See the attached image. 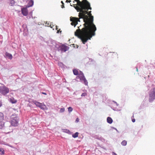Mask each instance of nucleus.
<instances>
[{
	"label": "nucleus",
	"instance_id": "f257e3e1",
	"mask_svg": "<svg viewBox=\"0 0 155 155\" xmlns=\"http://www.w3.org/2000/svg\"><path fill=\"white\" fill-rule=\"evenodd\" d=\"M76 2L78 4V6H75V4H73L74 8L77 10V12H80L79 17L80 18L83 19L84 22L83 25L84 27H90L94 28V31H96L97 28L95 25L93 23L94 17L92 15L91 11L87 12L89 9V7L84 6L79 0H74L73 2Z\"/></svg>",
	"mask_w": 155,
	"mask_h": 155
},
{
	"label": "nucleus",
	"instance_id": "f03ea898",
	"mask_svg": "<svg viewBox=\"0 0 155 155\" xmlns=\"http://www.w3.org/2000/svg\"><path fill=\"white\" fill-rule=\"evenodd\" d=\"M94 28L84 27L81 30L77 29L74 32L75 35L81 39L83 44H85L88 40H90L95 35Z\"/></svg>",
	"mask_w": 155,
	"mask_h": 155
},
{
	"label": "nucleus",
	"instance_id": "7ed1b4c3",
	"mask_svg": "<svg viewBox=\"0 0 155 155\" xmlns=\"http://www.w3.org/2000/svg\"><path fill=\"white\" fill-rule=\"evenodd\" d=\"M73 71L74 75H78L76 77V79H79L81 82L85 85H88V82L86 79L82 71H80V72L79 73L78 69L75 68L73 70Z\"/></svg>",
	"mask_w": 155,
	"mask_h": 155
},
{
	"label": "nucleus",
	"instance_id": "20e7f679",
	"mask_svg": "<svg viewBox=\"0 0 155 155\" xmlns=\"http://www.w3.org/2000/svg\"><path fill=\"white\" fill-rule=\"evenodd\" d=\"M155 99V87L151 90L149 93V101L152 102Z\"/></svg>",
	"mask_w": 155,
	"mask_h": 155
},
{
	"label": "nucleus",
	"instance_id": "39448f33",
	"mask_svg": "<svg viewBox=\"0 0 155 155\" xmlns=\"http://www.w3.org/2000/svg\"><path fill=\"white\" fill-rule=\"evenodd\" d=\"M9 91V89L4 85L0 86V93L3 95L6 96Z\"/></svg>",
	"mask_w": 155,
	"mask_h": 155
},
{
	"label": "nucleus",
	"instance_id": "423d86ee",
	"mask_svg": "<svg viewBox=\"0 0 155 155\" xmlns=\"http://www.w3.org/2000/svg\"><path fill=\"white\" fill-rule=\"evenodd\" d=\"M33 102L36 106L40 107L41 109L43 110H45L48 109V108L46 106L43 104L40 103L36 101H34Z\"/></svg>",
	"mask_w": 155,
	"mask_h": 155
},
{
	"label": "nucleus",
	"instance_id": "0eeeda50",
	"mask_svg": "<svg viewBox=\"0 0 155 155\" xmlns=\"http://www.w3.org/2000/svg\"><path fill=\"white\" fill-rule=\"evenodd\" d=\"M70 18V20L71 22V24L72 25L74 26V27L78 24V21H80L77 18L71 17Z\"/></svg>",
	"mask_w": 155,
	"mask_h": 155
},
{
	"label": "nucleus",
	"instance_id": "6e6552de",
	"mask_svg": "<svg viewBox=\"0 0 155 155\" xmlns=\"http://www.w3.org/2000/svg\"><path fill=\"white\" fill-rule=\"evenodd\" d=\"M13 119L11 121V125L14 126L15 127L18 125V121L19 120V117L18 116H15L13 117Z\"/></svg>",
	"mask_w": 155,
	"mask_h": 155
},
{
	"label": "nucleus",
	"instance_id": "1a4fd4ad",
	"mask_svg": "<svg viewBox=\"0 0 155 155\" xmlns=\"http://www.w3.org/2000/svg\"><path fill=\"white\" fill-rule=\"evenodd\" d=\"M69 48V47L68 46L65 45H62L61 46L60 49H58V51H61V52H65L68 50Z\"/></svg>",
	"mask_w": 155,
	"mask_h": 155
},
{
	"label": "nucleus",
	"instance_id": "9d476101",
	"mask_svg": "<svg viewBox=\"0 0 155 155\" xmlns=\"http://www.w3.org/2000/svg\"><path fill=\"white\" fill-rule=\"evenodd\" d=\"M22 27L23 29V35L24 36H27L28 33V30L27 28V25L26 24H24L22 25Z\"/></svg>",
	"mask_w": 155,
	"mask_h": 155
},
{
	"label": "nucleus",
	"instance_id": "9b49d317",
	"mask_svg": "<svg viewBox=\"0 0 155 155\" xmlns=\"http://www.w3.org/2000/svg\"><path fill=\"white\" fill-rule=\"evenodd\" d=\"M27 8L26 7L21 8V12L22 14L25 16L28 15V13Z\"/></svg>",
	"mask_w": 155,
	"mask_h": 155
},
{
	"label": "nucleus",
	"instance_id": "f8f14e48",
	"mask_svg": "<svg viewBox=\"0 0 155 155\" xmlns=\"http://www.w3.org/2000/svg\"><path fill=\"white\" fill-rule=\"evenodd\" d=\"M112 102H114V104H115V105H114V106H111V108L113 110H114V111H118V110H119L117 108V106H118L119 105V104H118L115 101H112Z\"/></svg>",
	"mask_w": 155,
	"mask_h": 155
},
{
	"label": "nucleus",
	"instance_id": "ddd939ff",
	"mask_svg": "<svg viewBox=\"0 0 155 155\" xmlns=\"http://www.w3.org/2000/svg\"><path fill=\"white\" fill-rule=\"evenodd\" d=\"M34 1L33 0H29L28 2V3L25 7L28 8L32 7L34 5Z\"/></svg>",
	"mask_w": 155,
	"mask_h": 155
},
{
	"label": "nucleus",
	"instance_id": "4468645a",
	"mask_svg": "<svg viewBox=\"0 0 155 155\" xmlns=\"http://www.w3.org/2000/svg\"><path fill=\"white\" fill-rule=\"evenodd\" d=\"M95 139H97L99 140H104V139L102 137L99 135H95L92 136Z\"/></svg>",
	"mask_w": 155,
	"mask_h": 155
},
{
	"label": "nucleus",
	"instance_id": "2eb2a0df",
	"mask_svg": "<svg viewBox=\"0 0 155 155\" xmlns=\"http://www.w3.org/2000/svg\"><path fill=\"white\" fill-rule=\"evenodd\" d=\"M4 57L6 58H8L10 60H11L13 57L12 55L8 52H5Z\"/></svg>",
	"mask_w": 155,
	"mask_h": 155
},
{
	"label": "nucleus",
	"instance_id": "dca6fc26",
	"mask_svg": "<svg viewBox=\"0 0 155 155\" xmlns=\"http://www.w3.org/2000/svg\"><path fill=\"white\" fill-rule=\"evenodd\" d=\"M60 43L58 42L57 44L55 45V46H54V50H56L58 51V49H60V47L61 46L60 45Z\"/></svg>",
	"mask_w": 155,
	"mask_h": 155
},
{
	"label": "nucleus",
	"instance_id": "f3484780",
	"mask_svg": "<svg viewBox=\"0 0 155 155\" xmlns=\"http://www.w3.org/2000/svg\"><path fill=\"white\" fill-rule=\"evenodd\" d=\"M50 41L51 44L52 45H51L50 46L51 47H52V48L54 47V46H55V45H56L57 44V43L58 42L52 40V39H51L50 40Z\"/></svg>",
	"mask_w": 155,
	"mask_h": 155
},
{
	"label": "nucleus",
	"instance_id": "a211bd4d",
	"mask_svg": "<svg viewBox=\"0 0 155 155\" xmlns=\"http://www.w3.org/2000/svg\"><path fill=\"white\" fill-rule=\"evenodd\" d=\"M61 130L62 132L67 133L69 134H71V132L70 130L67 129H62Z\"/></svg>",
	"mask_w": 155,
	"mask_h": 155
},
{
	"label": "nucleus",
	"instance_id": "6ab92c4d",
	"mask_svg": "<svg viewBox=\"0 0 155 155\" xmlns=\"http://www.w3.org/2000/svg\"><path fill=\"white\" fill-rule=\"evenodd\" d=\"M9 1V4L11 6H13L15 4V2L14 0H8Z\"/></svg>",
	"mask_w": 155,
	"mask_h": 155
},
{
	"label": "nucleus",
	"instance_id": "aec40b11",
	"mask_svg": "<svg viewBox=\"0 0 155 155\" xmlns=\"http://www.w3.org/2000/svg\"><path fill=\"white\" fill-rule=\"evenodd\" d=\"M107 122L108 123L111 124L113 122V120L110 117H108L107 118Z\"/></svg>",
	"mask_w": 155,
	"mask_h": 155
},
{
	"label": "nucleus",
	"instance_id": "412c9836",
	"mask_svg": "<svg viewBox=\"0 0 155 155\" xmlns=\"http://www.w3.org/2000/svg\"><path fill=\"white\" fill-rule=\"evenodd\" d=\"M5 123L4 122H0V129H2L4 127Z\"/></svg>",
	"mask_w": 155,
	"mask_h": 155
},
{
	"label": "nucleus",
	"instance_id": "4be33fe9",
	"mask_svg": "<svg viewBox=\"0 0 155 155\" xmlns=\"http://www.w3.org/2000/svg\"><path fill=\"white\" fill-rule=\"evenodd\" d=\"M0 153L2 155L4 154L5 151L4 149L3 148H0Z\"/></svg>",
	"mask_w": 155,
	"mask_h": 155
},
{
	"label": "nucleus",
	"instance_id": "5701e85b",
	"mask_svg": "<svg viewBox=\"0 0 155 155\" xmlns=\"http://www.w3.org/2000/svg\"><path fill=\"white\" fill-rule=\"evenodd\" d=\"M121 144L122 146H125L127 144V142L125 140H124L121 142Z\"/></svg>",
	"mask_w": 155,
	"mask_h": 155
},
{
	"label": "nucleus",
	"instance_id": "b1692460",
	"mask_svg": "<svg viewBox=\"0 0 155 155\" xmlns=\"http://www.w3.org/2000/svg\"><path fill=\"white\" fill-rule=\"evenodd\" d=\"M10 101L12 104H14L17 102V101L15 100L14 98H12L10 99Z\"/></svg>",
	"mask_w": 155,
	"mask_h": 155
},
{
	"label": "nucleus",
	"instance_id": "393cba45",
	"mask_svg": "<svg viewBox=\"0 0 155 155\" xmlns=\"http://www.w3.org/2000/svg\"><path fill=\"white\" fill-rule=\"evenodd\" d=\"M3 114L2 112H0V122L3 119Z\"/></svg>",
	"mask_w": 155,
	"mask_h": 155
},
{
	"label": "nucleus",
	"instance_id": "a878e982",
	"mask_svg": "<svg viewBox=\"0 0 155 155\" xmlns=\"http://www.w3.org/2000/svg\"><path fill=\"white\" fill-rule=\"evenodd\" d=\"M78 132H76L72 135V137L74 138L77 137L78 136Z\"/></svg>",
	"mask_w": 155,
	"mask_h": 155
},
{
	"label": "nucleus",
	"instance_id": "bb28decb",
	"mask_svg": "<svg viewBox=\"0 0 155 155\" xmlns=\"http://www.w3.org/2000/svg\"><path fill=\"white\" fill-rule=\"evenodd\" d=\"M58 65L59 66L61 67H63L64 66V64L62 62H59L58 63Z\"/></svg>",
	"mask_w": 155,
	"mask_h": 155
},
{
	"label": "nucleus",
	"instance_id": "cd10ccee",
	"mask_svg": "<svg viewBox=\"0 0 155 155\" xmlns=\"http://www.w3.org/2000/svg\"><path fill=\"white\" fill-rule=\"evenodd\" d=\"M68 111L70 113L73 110V108L72 107H70L68 108Z\"/></svg>",
	"mask_w": 155,
	"mask_h": 155
},
{
	"label": "nucleus",
	"instance_id": "c85d7f7f",
	"mask_svg": "<svg viewBox=\"0 0 155 155\" xmlns=\"http://www.w3.org/2000/svg\"><path fill=\"white\" fill-rule=\"evenodd\" d=\"M64 111H65V109L63 107V108H61L60 110V113H63Z\"/></svg>",
	"mask_w": 155,
	"mask_h": 155
},
{
	"label": "nucleus",
	"instance_id": "c756f323",
	"mask_svg": "<svg viewBox=\"0 0 155 155\" xmlns=\"http://www.w3.org/2000/svg\"><path fill=\"white\" fill-rule=\"evenodd\" d=\"M27 18L28 19H30L31 18H33V17L32 16V14H31L30 15H28L27 16Z\"/></svg>",
	"mask_w": 155,
	"mask_h": 155
},
{
	"label": "nucleus",
	"instance_id": "7c9ffc66",
	"mask_svg": "<svg viewBox=\"0 0 155 155\" xmlns=\"http://www.w3.org/2000/svg\"><path fill=\"white\" fill-rule=\"evenodd\" d=\"M87 95V94L85 93H83L81 95V97H84Z\"/></svg>",
	"mask_w": 155,
	"mask_h": 155
},
{
	"label": "nucleus",
	"instance_id": "2f4dec72",
	"mask_svg": "<svg viewBox=\"0 0 155 155\" xmlns=\"http://www.w3.org/2000/svg\"><path fill=\"white\" fill-rule=\"evenodd\" d=\"M79 121V119L77 118L76 119V120H75V122L77 123V122H78Z\"/></svg>",
	"mask_w": 155,
	"mask_h": 155
},
{
	"label": "nucleus",
	"instance_id": "473e14b6",
	"mask_svg": "<svg viewBox=\"0 0 155 155\" xmlns=\"http://www.w3.org/2000/svg\"><path fill=\"white\" fill-rule=\"evenodd\" d=\"M89 60L91 62L94 61L91 58H89Z\"/></svg>",
	"mask_w": 155,
	"mask_h": 155
},
{
	"label": "nucleus",
	"instance_id": "72a5a7b5",
	"mask_svg": "<svg viewBox=\"0 0 155 155\" xmlns=\"http://www.w3.org/2000/svg\"><path fill=\"white\" fill-rule=\"evenodd\" d=\"M41 93L42 94H44L46 95H47V93L45 92H41Z\"/></svg>",
	"mask_w": 155,
	"mask_h": 155
},
{
	"label": "nucleus",
	"instance_id": "f704fd0d",
	"mask_svg": "<svg viewBox=\"0 0 155 155\" xmlns=\"http://www.w3.org/2000/svg\"><path fill=\"white\" fill-rule=\"evenodd\" d=\"M132 121L133 122H134L135 121V119H132Z\"/></svg>",
	"mask_w": 155,
	"mask_h": 155
},
{
	"label": "nucleus",
	"instance_id": "c9c22d12",
	"mask_svg": "<svg viewBox=\"0 0 155 155\" xmlns=\"http://www.w3.org/2000/svg\"><path fill=\"white\" fill-rule=\"evenodd\" d=\"M113 128L114 129H115V130H116L117 132H119L118 130H117V129L116 128H115L114 127H113Z\"/></svg>",
	"mask_w": 155,
	"mask_h": 155
},
{
	"label": "nucleus",
	"instance_id": "e433bc0d",
	"mask_svg": "<svg viewBox=\"0 0 155 155\" xmlns=\"http://www.w3.org/2000/svg\"><path fill=\"white\" fill-rule=\"evenodd\" d=\"M61 8H64V4H62L61 5Z\"/></svg>",
	"mask_w": 155,
	"mask_h": 155
},
{
	"label": "nucleus",
	"instance_id": "4c0bfd02",
	"mask_svg": "<svg viewBox=\"0 0 155 155\" xmlns=\"http://www.w3.org/2000/svg\"><path fill=\"white\" fill-rule=\"evenodd\" d=\"M61 31H60V30H59V31H57V33H61Z\"/></svg>",
	"mask_w": 155,
	"mask_h": 155
},
{
	"label": "nucleus",
	"instance_id": "58836bf2",
	"mask_svg": "<svg viewBox=\"0 0 155 155\" xmlns=\"http://www.w3.org/2000/svg\"><path fill=\"white\" fill-rule=\"evenodd\" d=\"M112 155H117L115 153L113 152Z\"/></svg>",
	"mask_w": 155,
	"mask_h": 155
},
{
	"label": "nucleus",
	"instance_id": "ea45409f",
	"mask_svg": "<svg viewBox=\"0 0 155 155\" xmlns=\"http://www.w3.org/2000/svg\"><path fill=\"white\" fill-rule=\"evenodd\" d=\"M31 14H32V12H30L29 13V14H28V15H31Z\"/></svg>",
	"mask_w": 155,
	"mask_h": 155
},
{
	"label": "nucleus",
	"instance_id": "a19ab883",
	"mask_svg": "<svg viewBox=\"0 0 155 155\" xmlns=\"http://www.w3.org/2000/svg\"><path fill=\"white\" fill-rule=\"evenodd\" d=\"M56 30H58V26H56Z\"/></svg>",
	"mask_w": 155,
	"mask_h": 155
},
{
	"label": "nucleus",
	"instance_id": "79ce46f5",
	"mask_svg": "<svg viewBox=\"0 0 155 155\" xmlns=\"http://www.w3.org/2000/svg\"><path fill=\"white\" fill-rule=\"evenodd\" d=\"M61 3L62 4H64V3H63V2L62 1H61Z\"/></svg>",
	"mask_w": 155,
	"mask_h": 155
},
{
	"label": "nucleus",
	"instance_id": "37998d69",
	"mask_svg": "<svg viewBox=\"0 0 155 155\" xmlns=\"http://www.w3.org/2000/svg\"><path fill=\"white\" fill-rule=\"evenodd\" d=\"M48 22L46 21V23H45V24H46L48 25V24H48Z\"/></svg>",
	"mask_w": 155,
	"mask_h": 155
},
{
	"label": "nucleus",
	"instance_id": "c03bdc74",
	"mask_svg": "<svg viewBox=\"0 0 155 155\" xmlns=\"http://www.w3.org/2000/svg\"><path fill=\"white\" fill-rule=\"evenodd\" d=\"M136 71H138V69H137V68H136Z\"/></svg>",
	"mask_w": 155,
	"mask_h": 155
},
{
	"label": "nucleus",
	"instance_id": "a18cd8bd",
	"mask_svg": "<svg viewBox=\"0 0 155 155\" xmlns=\"http://www.w3.org/2000/svg\"><path fill=\"white\" fill-rule=\"evenodd\" d=\"M71 2V0H69L68 2Z\"/></svg>",
	"mask_w": 155,
	"mask_h": 155
},
{
	"label": "nucleus",
	"instance_id": "49530a36",
	"mask_svg": "<svg viewBox=\"0 0 155 155\" xmlns=\"http://www.w3.org/2000/svg\"><path fill=\"white\" fill-rule=\"evenodd\" d=\"M50 26V27H51V28H52V27H51V25Z\"/></svg>",
	"mask_w": 155,
	"mask_h": 155
},
{
	"label": "nucleus",
	"instance_id": "de8ad7c7",
	"mask_svg": "<svg viewBox=\"0 0 155 155\" xmlns=\"http://www.w3.org/2000/svg\"><path fill=\"white\" fill-rule=\"evenodd\" d=\"M72 45L73 46H74V44H72Z\"/></svg>",
	"mask_w": 155,
	"mask_h": 155
},
{
	"label": "nucleus",
	"instance_id": "09e8293b",
	"mask_svg": "<svg viewBox=\"0 0 155 155\" xmlns=\"http://www.w3.org/2000/svg\"><path fill=\"white\" fill-rule=\"evenodd\" d=\"M134 117V115H133V116H132V117Z\"/></svg>",
	"mask_w": 155,
	"mask_h": 155
}]
</instances>
